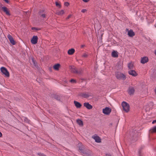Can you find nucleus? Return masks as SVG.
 <instances>
[{"label": "nucleus", "instance_id": "f257e3e1", "mask_svg": "<svg viewBox=\"0 0 156 156\" xmlns=\"http://www.w3.org/2000/svg\"><path fill=\"white\" fill-rule=\"evenodd\" d=\"M115 76L116 78L119 80H124L126 78V76L124 74L119 72H117L115 73Z\"/></svg>", "mask_w": 156, "mask_h": 156}, {"label": "nucleus", "instance_id": "f03ea898", "mask_svg": "<svg viewBox=\"0 0 156 156\" xmlns=\"http://www.w3.org/2000/svg\"><path fill=\"white\" fill-rule=\"evenodd\" d=\"M123 110L126 112H128L129 110V105L126 102L123 101L122 104Z\"/></svg>", "mask_w": 156, "mask_h": 156}, {"label": "nucleus", "instance_id": "7ed1b4c3", "mask_svg": "<svg viewBox=\"0 0 156 156\" xmlns=\"http://www.w3.org/2000/svg\"><path fill=\"white\" fill-rule=\"evenodd\" d=\"M71 71L79 75L82 74L83 72V69L81 68L77 69L75 68H72Z\"/></svg>", "mask_w": 156, "mask_h": 156}, {"label": "nucleus", "instance_id": "20e7f679", "mask_svg": "<svg viewBox=\"0 0 156 156\" xmlns=\"http://www.w3.org/2000/svg\"><path fill=\"white\" fill-rule=\"evenodd\" d=\"M1 72L4 74L6 76L9 77V73L7 70L4 67H2L1 68Z\"/></svg>", "mask_w": 156, "mask_h": 156}, {"label": "nucleus", "instance_id": "39448f33", "mask_svg": "<svg viewBox=\"0 0 156 156\" xmlns=\"http://www.w3.org/2000/svg\"><path fill=\"white\" fill-rule=\"evenodd\" d=\"M112 110L109 107H106L103 109V112L105 115H109L111 112Z\"/></svg>", "mask_w": 156, "mask_h": 156}, {"label": "nucleus", "instance_id": "423d86ee", "mask_svg": "<svg viewBox=\"0 0 156 156\" xmlns=\"http://www.w3.org/2000/svg\"><path fill=\"white\" fill-rule=\"evenodd\" d=\"M79 149L80 152L83 154L84 156H89V154L85 151L83 146L82 145L80 146L79 147Z\"/></svg>", "mask_w": 156, "mask_h": 156}, {"label": "nucleus", "instance_id": "0eeeda50", "mask_svg": "<svg viewBox=\"0 0 156 156\" xmlns=\"http://www.w3.org/2000/svg\"><path fill=\"white\" fill-rule=\"evenodd\" d=\"M80 95L83 98H88L89 97L91 96V94L89 92H85L81 93Z\"/></svg>", "mask_w": 156, "mask_h": 156}, {"label": "nucleus", "instance_id": "6e6552de", "mask_svg": "<svg viewBox=\"0 0 156 156\" xmlns=\"http://www.w3.org/2000/svg\"><path fill=\"white\" fill-rule=\"evenodd\" d=\"M38 40V38L37 36L34 35L31 40V42L33 44H36L37 43Z\"/></svg>", "mask_w": 156, "mask_h": 156}, {"label": "nucleus", "instance_id": "1a4fd4ad", "mask_svg": "<svg viewBox=\"0 0 156 156\" xmlns=\"http://www.w3.org/2000/svg\"><path fill=\"white\" fill-rule=\"evenodd\" d=\"M2 10L5 13V14L7 15L10 16L11 15L9 10L6 7H2Z\"/></svg>", "mask_w": 156, "mask_h": 156}, {"label": "nucleus", "instance_id": "9d476101", "mask_svg": "<svg viewBox=\"0 0 156 156\" xmlns=\"http://www.w3.org/2000/svg\"><path fill=\"white\" fill-rule=\"evenodd\" d=\"M7 37L9 39L10 43L13 45L15 44V41L12 37L10 34H8L7 36Z\"/></svg>", "mask_w": 156, "mask_h": 156}, {"label": "nucleus", "instance_id": "9b49d317", "mask_svg": "<svg viewBox=\"0 0 156 156\" xmlns=\"http://www.w3.org/2000/svg\"><path fill=\"white\" fill-rule=\"evenodd\" d=\"M126 30L128 31V35L129 37H133L135 35V33L133 31V30H128V29H126Z\"/></svg>", "mask_w": 156, "mask_h": 156}, {"label": "nucleus", "instance_id": "f8f14e48", "mask_svg": "<svg viewBox=\"0 0 156 156\" xmlns=\"http://www.w3.org/2000/svg\"><path fill=\"white\" fill-rule=\"evenodd\" d=\"M135 92V90L133 87H129L128 90V92L129 94L130 95H133Z\"/></svg>", "mask_w": 156, "mask_h": 156}, {"label": "nucleus", "instance_id": "ddd939ff", "mask_svg": "<svg viewBox=\"0 0 156 156\" xmlns=\"http://www.w3.org/2000/svg\"><path fill=\"white\" fill-rule=\"evenodd\" d=\"M83 105L88 109H91L92 108V106L88 102L84 103H83Z\"/></svg>", "mask_w": 156, "mask_h": 156}, {"label": "nucleus", "instance_id": "4468645a", "mask_svg": "<svg viewBox=\"0 0 156 156\" xmlns=\"http://www.w3.org/2000/svg\"><path fill=\"white\" fill-rule=\"evenodd\" d=\"M148 58L147 57L145 56L141 58L140 62L142 64H144L148 62Z\"/></svg>", "mask_w": 156, "mask_h": 156}, {"label": "nucleus", "instance_id": "2eb2a0df", "mask_svg": "<svg viewBox=\"0 0 156 156\" xmlns=\"http://www.w3.org/2000/svg\"><path fill=\"white\" fill-rule=\"evenodd\" d=\"M128 73L129 75H131L133 76H136L137 75V74L136 71L133 70H131L129 71Z\"/></svg>", "mask_w": 156, "mask_h": 156}, {"label": "nucleus", "instance_id": "dca6fc26", "mask_svg": "<svg viewBox=\"0 0 156 156\" xmlns=\"http://www.w3.org/2000/svg\"><path fill=\"white\" fill-rule=\"evenodd\" d=\"M92 137L95 140L96 142L97 143H100L101 142V139L98 136L94 135Z\"/></svg>", "mask_w": 156, "mask_h": 156}, {"label": "nucleus", "instance_id": "f3484780", "mask_svg": "<svg viewBox=\"0 0 156 156\" xmlns=\"http://www.w3.org/2000/svg\"><path fill=\"white\" fill-rule=\"evenodd\" d=\"M74 103L77 108H80L82 106V105L77 101H75Z\"/></svg>", "mask_w": 156, "mask_h": 156}, {"label": "nucleus", "instance_id": "a211bd4d", "mask_svg": "<svg viewBox=\"0 0 156 156\" xmlns=\"http://www.w3.org/2000/svg\"><path fill=\"white\" fill-rule=\"evenodd\" d=\"M112 56L114 58H117L118 57V52L116 51H114L112 52Z\"/></svg>", "mask_w": 156, "mask_h": 156}, {"label": "nucleus", "instance_id": "6ab92c4d", "mask_svg": "<svg viewBox=\"0 0 156 156\" xmlns=\"http://www.w3.org/2000/svg\"><path fill=\"white\" fill-rule=\"evenodd\" d=\"M75 49L74 48L69 49L68 51V54L69 55H72L75 52Z\"/></svg>", "mask_w": 156, "mask_h": 156}, {"label": "nucleus", "instance_id": "aec40b11", "mask_svg": "<svg viewBox=\"0 0 156 156\" xmlns=\"http://www.w3.org/2000/svg\"><path fill=\"white\" fill-rule=\"evenodd\" d=\"M76 122L80 126H83V122L80 119H78L76 120Z\"/></svg>", "mask_w": 156, "mask_h": 156}, {"label": "nucleus", "instance_id": "412c9836", "mask_svg": "<svg viewBox=\"0 0 156 156\" xmlns=\"http://www.w3.org/2000/svg\"><path fill=\"white\" fill-rule=\"evenodd\" d=\"M128 67L129 69H133V64L132 62L129 63L128 64Z\"/></svg>", "mask_w": 156, "mask_h": 156}, {"label": "nucleus", "instance_id": "4be33fe9", "mask_svg": "<svg viewBox=\"0 0 156 156\" xmlns=\"http://www.w3.org/2000/svg\"><path fill=\"white\" fill-rule=\"evenodd\" d=\"M60 66V65L59 64H57L54 66L53 68L55 69L56 70H58Z\"/></svg>", "mask_w": 156, "mask_h": 156}, {"label": "nucleus", "instance_id": "5701e85b", "mask_svg": "<svg viewBox=\"0 0 156 156\" xmlns=\"http://www.w3.org/2000/svg\"><path fill=\"white\" fill-rule=\"evenodd\" d=\"M24 120L25 122L27 123H30V120L28 119L27 117H24Z\"/></svg>", "mask_w": 156, "mask_h": 156}, {"label": "nucleus", "instance_id": "b1692460", "mask_svg": "<svg viewBox=\"0 0 156 156\" xmlns=\"http://www.w3.org/2000/svg\"><path fill=\"white\" fill-rule=\"evenodd\" d=\"M31 59H32V62L33 63L34 65L36 67L37 66V62H36V61L35 60H34V58H32Z\"/></svg>", "mask_w": 156, "mask_h": 156}, {"label": "nucleus", "instance_id": "393cba45", "mask_svg": "<svg viewBox=\"0 0 156 156\" xmlns=\"http://www.w3.org/2000/svg\"><path fill=\"white\" fill-rule=\"evenodd\" d=\"M64 13V10H61L57 12V13L58 15H62Z\"/></svg>", "mask_w": 156, "mask_h": 156}, {"label": "nucleus", "instance_id": "a878e982", "mask_svg": "<svg viewBox=\"0 0 156 156\" xmlns=\"http://www.w3.org/2000/svg\"><path fill=\"white\" fill-rule=\"evenodd\" d=\"M31 29L34 30H41V29L39 28L33 27L31 28Z\"/></svg>", "mask_w": 156, "mask_h": 156}, {"label": "nucleus", "instance_id": "bb28decb", "mask_svg": "<svg viewBox=\"0 0 156 156\" xmlns=\"http://www.w3.org/2000/svg\"><path fill=\"white\" fill-rule=\"evenodd\" d=\"M70 82L72 83H76V80L73 79H72L70 81Z\"/></svg>", "mask_w": 156, "mask_h": 156}, {"label": "nucleus", "instance_id": "cd10ccee", "mask_svg": "<svg viewBox=\"0 0 156 156\" xmlns=\"http://www.w3.org/2000/svg\"><path fill=\"white\" fill-rule=\"evenodd\" d=\"M88 55L86 53L83 54L82 55V57L84 58H87L88 57Z\"/></svg>", "mask_w": 156, "mask_h": 156}, {"label": "nucleus", "instance_id": "c85d7f7f", "mask_svg": "<svg viewBox=\"0 0 156 156\" xmlns=\"http://www.w3.org/2000/svg\"><path fill=\"white\" fill-rule=\"evenodd\" d=\"M55 5L57 6H58L59 8H60L61 7V5L60 4L57 2H56Z\"/></svg>", "mask_w": 156, "mask_h": 156}, {"label": "nucleus", "instance_id": "c756f323", "mask_svg": "<svg viewBox=\"0 0 156 156\" xmlns=\"http://www.w3.org/2000/svg\"><path fill=\"white\" fill-rule=\"evenodd\" d=\"M152 131L154 132H156V126L152 128Z\"/></svg>", "mask_w": 156, "mask_h": 156}, {"label": "nucleus", "instance_id": "7c9ffc66", "mask_svg": "<svg viewBox=\"0 0 156 156\" xmlns=\"http://www.w3.org/2000/svg\"><path fill=\"white\" fill-rule=\"evenodd\" d=\"M37 154L40 156H46V155L44 154L41 153H37Z\"/></svg>", "mask_w": 156, "mask_h": 156}, {"label": "nucleus", "instance_id": "2f4dec72", "mask_svg": "<svg viewBox=\"0 0 156 156\" xmlns=\"http://www.w3.org/2000/svg\"><path fill=\"white\" fill-rule=\"evenodd\" d=\"M41 16L43 18H45L46 17V15L45 14H41Z\"/></svg>", "mask_w": 156, "mask_h": 156}, {"label": "nucleus", "instance_id": "473e14b6", "mask_svg": "<svg viewBox=\"0 0 156 156\" xmlns=\"http://www.w3.org/2000/svg\"><path fill=\"white\" fill-rule=\"evenodd\" d=\"M138 154L139 156H141V150L140 149H139V151L138 152Z\"/></svg>", "mask_w": 156, "mask_h": 156}, {"label": "nucleus", "instance_id": "72a5a7b5", "mask_svg": "<svg viewBox=\"0 0 156 156\" xmlns=\"http://www.w3.org/2000/svg\"><path fill=\"white\" fill-rule=\"evenodd\" d=\"M64 5L66 6H68L69 5V3L68 2H66L64 3Z\"/></svg>", "mask_w": 156, "mask_h": 156}, {"label": "nucleus", "instance_id": "f704fd0d", "mask_svg": "<svg viewBox=\"0 0 156 156\" xmlns=\"http://www.w3.org/2000/svg\"><path fill=\"white\" fill-rule=\"evenodd\" d=\"M86 9H83L82 10H81V12L83 13H84L86 11Z\"/></svg>", "mask_w": 156, "mask_h": 156}, {"label": "nucleus", "instance_id": "c9c22d12", "mask_svg": "<svg viewBox=\"0 0 156 156\" xmlns=\"http://www.w3.org/2000/svg\"><path fill=\"white\" fill-rule=\"evenodd\" d=\"M106 156H111V155L110 153H107L105 154Z\"/></svg>", "mask_w": 156, "mask_h": 156}, {"label": "nucleus", "instance_id": "e433bc0d", "mask_svg": "<svg viewBox=\"0 0 156 156\" xmlns=\"http://www.w3.org/2000/svg\"><path fill=\"white\" fill-rule=\"evenodd\" d=\"M71 15H69L68 17H67L66 18V19H69V18H70L71 17Z\"/></svg>", "mask_w": 156, "mask_h": 156}, {"label": "nucleus", "instance_id": "4c0bfd02", "mask_svg": "<svg viewBox=\"0 0 156 156\" xmlns=\"http://www.w3.org/2000/svg\"><path fill=\"white\" fill-rule=\"evenodd\" d=\"M84 2H88L89 0H82Z\"/></svg>", "mask_w": 156, "mask_h": 156}, {"label": "nucleus", "instance_id": "58836bf2", "mask_svg": "<svg viewBox=\"0 0 156 156\" xmlns=\"http://www.w3.org/2000/svg\"><path fill=\"white\" fill-rule=\"evenodd\" d=\"M4 1H5L6 3H9V1L8 0H3Z\"/></svg>", "mask_w": 156, "mask_h": 156}, {"label": "nucleus", "instance_id": "ea45409f", "mask_svg": "<svg viewBox=\"0 0 156 156\" xmlns=\"http://www.w3.org/2000/svg\"><path fill=\"white\" fill-rule=\"evenodd\" d=\"M156 122V120H154L152 122V124H154V123H155Z\"/></svg>", "mask_w": 156, "mask_h": 156}, {"label": "nucleus", "instance_id": "a19ab883", "mask_svg": "<svg viewBox=\"0 0 156 156\" xmlns=\"http://www.w3.org/2000/svg\"><path fill=\"white\" fill-rule=\"evenodd\" d=\"M2 133L0 132V137L2 136Z\"/></svg>", "mask_w": 156, "mask_h": 156}, {"label": "nucleus", "instance_id": "79ce46f5", "mask_svg": "<svg viewBox=\"0 0 156 156\" xmlns=\"http://www.w3.org/2000/svg\"><path fill=\"white\" fill-rule=\"evenodd\" d=\"M154 54H155V55H156V49L155 50V51H154Z\"/></svg>", "mask_w": 156, "mask_h": 156}, {"label": "nucleus", "instance_id": "37998d69", "mask_svg": "<svg viewBox=\"0 0 156 156\" xmlns=\"http://www.w3.org/2000/svg\"><path fill=\"white\" fill-rule=\"evenodd\" d=\"M84 45H82L81 46V47H82V48H83V47H84Z\"/></svg>", "mask_w": 156, "mask_h": 156}, {"label": "nucleus", "instance_id": "c03bdc74", "mask_svg": "<svg viewBox=\"0 0 156 156\" xmlns=\"http://www.w3.org/2000/svg\"><path fill=\"white\" fill-rule=\"evenodd\" d=\"M155 93H156V90H155Z\"/></svg>", "mask_w": 156, "mask_h": 156}]
</instances>
